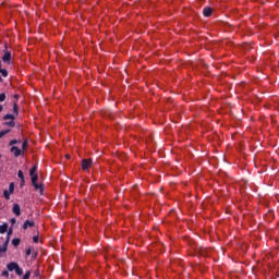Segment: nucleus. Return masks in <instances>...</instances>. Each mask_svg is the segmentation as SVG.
Masks as SVG:
<instances>
[{"label": "nucleus", "mask_w": 279, "mask_h": 279, "mask_svg": "<svg viewBox=\"0 0 279 279\" xmlns=\"http://www.w3.org/2000/svg\"><path fill=\"white\" fill-rule=\"evenodd\" d=\"M36 171H38V166H33V168L29 170L32 184L35 191H39V195H43V192H44L43 184H38V174L36 173Z\"/></svg>", "instance_id": "nucleus-1"}, {"label": "nucleus", "mask_w": 279, "mask_h": 279, "mask_svg": "<svg viewBox=\"0 0 279 279\" xmlns=\"http://www.w3.org/2000/svg\"><path fill=\"white\" fill-rule=\"evenodd\" d=\"M12 234V229L9 230L7 240L2 245H0V258L2 254H5L8 252V245H10V235Z\"/></svg>", "instance_id": "nucleus-2"}, {"label": "nucleus", "mask_w": 279, "mask_h": 279, "mask_svg": "<svg viewBox=\"0 0 279 279\" xmlns=\"http://www.w3.org/2000/svg\"><path fill=\"white\" fill-rule=\"evenodd\" d=\"M9 119H10L11 121L4 122V125H8L9 128H15L16 122H14V119H16V117H15L14 114H12V113H8V114H5V116L3 117V120H4V121H8Z\"/></svg>", "instance_id": "nucleus-3"}, {"label": "nucleus", "mask_w": 279, "mask_h": 279, "mask_svg": "<svg viewBox=\"0 0 279 279\" xmlns=\"http://www.w3.org/2000/svg\"><path fill=\"white\" fill-rule=\"evenodd\" d=\"M90 165H93V159H83L82 160V170L86 171L87 169H90Z\"/></svg>", "instance_id": "nucleus-4"}, {"label": "nucleus", "mask_w": 279, "mask_h": 279, "mask_svg": "<svg viewBox=\"0 0 279 279\" xmlns=\"http://www.w3.org/2000/svg\"><path fill=\"white\" fill-rule=\"evenodd\" d=\"M11 153L14 154L15 158H19V156H23V154H24V151L21 148L16 147V146H13L11 148Z\"/></svg>", "instance_id": "nucleus-5"}, {"label": "nucleus", "mask_w": 279, "mask_h": 279, "mask_svg": "<svg viewBox=\"0 0 279 279\" xmlns=\"http://www.w3.org/2000/svg\"><path fill=\"white\" fill-rule=\"evenodd\" d=\"M10 60H12V53L8 50L4 51V54L2 57V61L7 62V64H10Z\"/></svg>", "instance_id": "nucleus-6"}, {"label": "nucleus", "mask_w": 279, "mask_h": 279, "mask_svg": "<svg viewBox=\"0 0 279 279\" xmlns=\"http://www.w3.org/2000/svg\"><path fill=\"white\" fill-rule=\"evenodd\" d=\"M203 15L208 19L209 16H213V8L210 7H205L203 9Z\"/></svg>", "instance_id": "nucleus-7"}, {"label": "nucleus", "mask_w": 279, "mask_h": 279, "mask_svg": "<svg viewBox=\"0 0 279 279\" xmlns=\"http://www.w3.org/2000/svg\"><path fill=\"white\" fill-rule=\"evenodd\" d=\"M19 264L16 262H11L7 265L9 271H16Z\"/></svg>", "instance_id": "nucleus-8"}, {"label": "nucleus", "mask_w": 279, "mask_h": 279, "mask_svg": "<svg viewBox=\"0 0 279 279\" xmlns=\"http://www.w3.org/2000/svg\"><path fill=\"white\" fill-rule=\"evenodd\" d=\"M12 211L14 213V215H15L16 217H21V205L14 204V205H13V208H12Z\"/></svg>", "instance_id": "nucleus-9"}, {"label": "nucleus", "mask_w": 279, "mask_h": 279, "mask_svg": "<svg viewBox=\"0 0 279 279\" xmlns=\"http://www.w3.org/2000/svg\"><path fill=\"white\" fill-rule=\"evenodd\" d=\"M35 222L32 220H26L23 225V230H27L28 228H34Z\"/></svg>", "instance_id": "nucleus-10"}, {"label": "nucleus", "mask_w": 279, "mask_h": 279, "mask_svg": "<svg viewBox=\"0 0 279 279\" xmlns=\"http://www.w3.org/2000/svg\"><path fill=\"white\" fill-rule=\"evenodd\" d=\"M208 252H210L208 248H206V247H204V246H201L199 248H198V254L201 255V256H208Z\"/></svg>", "instance_id": "nucleus-11"}, {"label": "nucleus", "mask_w": 279, "mask_h": 279, "mask_svg": "<svg viewBox=\"0 0 279 279\" xmlns=\"http://www.w3.org/2000/svg\"><path fill=\"white\" fill-rule=\"evenodd\" d=\"M17 178H20L21 186H23V184H25V174L23 173V170H19Z\"/></svg>", "instance_id": "nucleus-12"}, {"label": "nucleus", "mask_w": 279, "mask_h": 279, "mask_svg": "<svg viewBox=\"0 0 279 279\" xmlns=\"http://www.w3.org/2000/svg\"><path fill=\"white\" fill-rule=\"evenodd\" d=\"M5 232H8V223L0 226V234H5Z\"/></svg>", "instance_id": "nucleus-13"}, {"label": "nucleus", "mask_w": 279, "mask_h": 279, "mask_svg": "<svg viewBox=\"0 0 279 279\" xmlns=\"http://www.w3.org/2000/svg\"><path fill=\"white\" fill-rule=\"evenodd\" d=\"M12 245H14V247H19L21 245V239L14 238L12 240Z\"/></svg>", "instance_id": "nucleus-14"}, {"label": "nucleus", "mask_w": 279, "mask_h": 279, "mask_svg": "<svg viewBox=\"0 0 279 279\" xmlns=\"http://www.w3.org/2000/svg\"><path fill=\"white\" fill-rule=\"evenodd\" d=\"M15 274H16V276H23V268H21V266H17L15 268Z\"/></svg>", "instance_id": "nucleus-15"}, {"label": "nucleus", "mask_w": 279, "mask_h": 279, "mask_svg": "<svg viewBox=\"0 0 279 279\" xmlns=\"http://www.w3.org/2000/svg\"><path fill=\"white\" fill-rule=\"evenodd\" d=\"M28 142H27V140H25L24 142H23V144H22V151H25V149H27V147H28Z\"/></svg>", "instance_id": "nucleus-16"}, {"label": "nucleus", "mask_w": 279, "mask_h": 279, "mask_svg": "<svg viewBox=\"0 0 279 279\" xmlns=\"http://www.w3.org/2000/svg\"><path fill=\"white\" fill-rule=\"evenodd\" d=\"M3 195H4V197H5L7 199H10V195H12V193H10V191H8V190H4V191H3Z\"/></svg>", "instance_id": "nucleus-17"}, {"label": "nucleus", "mask_w": 279, "mask_h": 279, "mask_svg": "<svg viewBox=\"0 0 279 279\" xmlns=\"http://www.w3.org/2000/svg\"><path fill=\"white\" fill-rule=\"evenodd\" d=\"M5 134H10V130H4L0 132V138H3V136H5Z\"/></svg>", "instance_id": "nucleus-18"}, {"label": "nucleus", "mask_w": 279, "mask_h": 279, "mask_svg": "<svg viewBox=\"0 0 279 279\" xmlns=\"http://www.w3.org/2000/svg\"><path fill=\"white\" fill-rule=\"evenodd\" d=\"M19 143H21V141L19 140H11L9 145L12 146V145H19Z\"/></svg>", "instance_id": "nucleus-19"}, {"label": "nucleus", "mask_w": 279, "mask_h": 279, "mask_svg": "<svg viewBox=\"0 0 279 279\" xmlns=\"http://www.w3.org/2000/svg\"><path fill=\"white\" fill-rule=\"evenodd\" d=\"M9 192L12 194V193H14V182H11L10 184H9Z\"/></svg>", "instance_id": "nucleus-20"}, {"label": "nucleus", "mask_w": 279, "mask_h": 279, "mask_svg": "<svg viewBox=\"0 0 279 279\" xmlns=\"http://www.w3.org/2000/svg\"><path fill=\"white\" fill-rule=\"evenodd\" d=\"M31 276H32V271L27 270V271L24 274V276H23L22 279H29Z\"/></svg>", "instance_id": "nucleus-21"}, {"label": "nucleus", "mask_w": 279, "mask_h": 279, "mask_svg": "<svg viewBox=\"0 0 279 279\" xmlns=\"http://www.w3.org/2000/svg\"><path fill=\"white\" fill-rule=\"evenodd\" d=\"M0 73H1L2 77H8V70L2 69V70H0Z\"/></svg>", "instance_id": "nucleus-22"}, {"label": "nucleus", "mask_w": 279, "mask_h": 279, "mask_svg": "<svg viewBox=\"0 0 279 279\" xmlns=\"http://www.w3.org/2000/svg\"><path fill=\"white\" fill-rule=\"evenodd\" d=\"M13 112L14 114H19V106L16 105V102H14L13 105Z\"/></svg>", "instance_id": "nucleus-23"}, {"label": "nucleus", "mask_w": 279, "mask_h": 279, "mask_svg": "<svg viewBox=\"0 0 279 279\" xmlns=\"http://www.w3.org/2000/svg\"><path fill=\"white\" fill-rule=\"evenodd\" d=\"M5 93L0 94V102L5 101Z\"/></svg>", "instance_id": "nucleus-24"}, {"label": "nucleus", "mask_w": 279, "mask_h": 279, "mask_svg": "<svg viewBox=\"0 0 279 279\" xmlns=\"http://www.w3.org/2000/svg\"><path fill=\"white\" fill-rule=\"evenodd\" d=\"M26 256H32V246L26 250Z\"/></svg>", "instance_id": "nucleus-25"}, {"label": "nucleus", "mask_w": 279, "mask_h": 279, "mask_svg": "<svg viewBox=\"0 0 279 279\" xmlns=\"http://www.w3.org/2000/svg\"><path fill=\"white\" fill-rule=\"evenodd\" d=\"M2 276H3L4 278H8V276H10V272H9L8 270H3V271H2Z\"/></svg>", "instance_id": "nucleus-26"}, {"label": "nucleus", "mask_w": 279, "mask_h": 279, "mask_svg": "<svg viewBox=\"0 0 279 279\" xmlns=\"http://www.w3.org/2000/svg\"><path fill=\"white\" fill-rule=\"evenodd\" d=\"M38 240H39L38 235H34V236H33L34 243H38Z\"/></svg>", "instance_id": "nucleus-27"}, {"label": "nucleus", "mask_w": 279, "mask_h": 279, "mask_svg": "<svg viewBox=\"0 0 279 279\" xmlns=\"http://www.w3.org/2000/svg\"><path fill=\"white\" fill-rule=\"evenodd\" d=\"M38 257V252H35L34 254H33V258H37Z\"/></svg>", "instance_id": "nucleus-28"}, {"label": "nucleus", "mask_w": 279, "mask_h": 279, "mask_svg": "<svg viewBox=\"0 0 279 279\" xmlns=\"http://www.w3.org/2000/svg\"><path fill=\"white\" fill-rule=\"evenodd\" d=\"M11 223H16V218H12Z\"/></svg>", "instance_id": "nucleus-29"}, {"label": "nucleus", "mask_w": 279, "mask_h": 279, "mask_svg": "<svg viewBox=\"0 0 279 279\" xmlns=\"http://www.w3.org/2000/svg\"><path fill=\"white\" fill-rule=\"evenodd\" d=\"M0 112H3V106L0 105Z\"/></svg>", "instance_id": "nucleus-30"}, {"label": "nucleus", "mask_w": 279, "mask_h": 279, "mask_svg": "<svg viewBox=\"0 0 279 279\" xmlns=\"http://www.w3.org/2000/svg\"><path fill=\"white\" fill-rule=\"evenodd\" d=\"M2 69H1V61H0V71H1Z\"/></svg>", "instance_id": "nucleus-31"}, {"label": "nucleus", "mask_w": 279, "mask_h": 279, "mask_svg": "<svg viewBox=\"0 0 279 279\" xmlns=\"http://www.w3.org/2000/svg\"><path fill=\"white\" fill-rule=\"evenodd\" d=\"M3 80L1 78V76H0V82H2Z\"/></svg>", "instance_id": "nucleus-32"}, {"label": "nucleus", "mask_w": 279, "mask_h": 279, "mask_svg": "<svg viewBox=\"0 0 279 279\" xmlns=\"http://www.w3.org/2000/svg\"><path fill=\"white\" fill-rule=\"evenodd\" d=\"M19 97V95H15V98H17Z\"/></svg>", "instance_id": "nucleus-33"}]
</instances>
